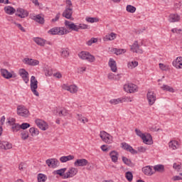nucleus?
Masks as SVG:
<instances>
[{
  "instance_id": "f704fd0d",
  "label": "nucleus",
  "mask_w": 182,
  "mask_h": 182,
  "mask_svg": "<svg viewBox=\"0 0 182 182\" xmlns=\"http://www.w3.org/2000/svg\"><path fill=\"white\" fill-rule=\"evenodd\" d=\"M77 120H79V122H81V123H83V124L89 122V119H87L86 117H83V115L80 114H77Z\"/></svg>"
},
{
  "instance_id": "473e14b6",
  "label": "nucleus",
  "mask_w": 182,
  "mask_h": 182,
  "mask_svg": "<svg viewBox=\"0 0 182 182\" xmlns=\"http://www.w3.org/2000/svg\"><path fill=\"white\" fill-rule=\"evenodd\" d=\"M154 170L159 173H164V165L158 164L154 166Z\"/></svg>"
},
{
  "instance_id": "13d9d810",
  "label": "nucleus",
  "mask_w": 182,
  "mask_h": 182,
  "mask_svg": "<svg viewBox=\"0 0 182 182\" xmlns=\"http://www.w3.org/2000/svg\"><path fill=\"white\" fill-rule=\"evenodd\" d=\"M60 18V13H58L54 18L51 20V22L55 23L58 22Z\"/></svg>"
},
{
  "instance_id": "69168bd1",
  "label": "nucleus",
  "mask_w": 182,
  "mask_h": 182,
  "mask_svg": "<svg viewBox=\"0 0 182 182\" xmlns=\"http://www.w3.org/2000/svg\"><path fill=\"white\" fill-rule=\"evenodd\" d=\"M172 180L173 181H180V180H182V177L180 176H175L172 178Z\"/></svg>"
},
{
  "instance_id": "f03ea898",
  "label": "nucleus",
  "mask_w": 182,
  "mask_h": 182,
  "mask_svg": "<svg viewBox=\"0 0 182 182\" xmlns=\"http://www.w3.org/2000/svg\"><path fill=\"white\" fill-rule=\"evenodd\" d=\"M78 56L80 59H82V60H87V62H90V63H93V62L96 60V58L87 51H81L78 54Z\"/></svg>"
},
{
  "instance_id": "680f3d73",
  "label": "nucleus",
  "mask_w": 182,
  "mask_h": 182,
  "mask_svg": "<svg viewBox=\"0 0 182 182\" xmlns=\"http://www.w3.org/2000/svg\"><path fill=\"white\" fill-rule=\"evenodd\" d=\"M19 170H25L26 168V164L25 163H21L18 166Z\"/></svg>"
},
{
  "instance_id": "4468645a",
  "label": "nucleus",
  "mask_w": 182,
  "mask_h": 182,
  "mask_svg": "<svg viewBox=\"0 0 182 182\" xmlns=\"http://www.w3.org/2000/svg\"><path fill=\"white\" fill-rule=\"evenodd\" d=\"M46 164L48 167H52V168H56L59 166V161L56 159H50L46 161Z\"/></svg>"
},
{
  "instance_id": "393cba45",
  "label": "nucleus",
  "mask_w": 182,
  "mask_h": 182,
  "mask_svg": "<svg viewBox=\"0 0 182 182\" xmlns=\"http://www.w3.org/2000/svg\"><path fill=\"white\" fill-rule=\"evenodd\" d=\"M173 65L176 69H182V57H178Z\"/></svg>"
},
{
  "instance_id": "a19ab883",
  "label": "nucleus",
  "mask_w": 182,
  "mask_h": 182,
  "mask_svg": "<svg viewBox=\"0 0 182 182\" xmlns=\"http://www.w3.org/2000/svg\"><path fill=\"white\" fill-rule=\"evenodd\" d=\"M113 52L116 54V55H122V53H126V49H123V48H114L113 49Z\"/></svg>"
},
{
  "instance_id": "49530a36",
  "label": "nucleus",
  "mask_w": 182,
  "mask_h": 182,
  "mask_svg": "<svg viewBox=\"0 0 182 182\" xmlns=\"http://www.w3.org/2000/svg\"><path fill=\"white\" fill-rule=\"evenodd\" d=\"M85 21H87V22H90V23H95V22H99V19L93 17H87L85 18Z\"/></svg>"
},
{
  "instance_id": "9b49d317",
  "label": "nucleus",
  "mask_w": 182,
  "mask_h": 182,
  "mask_svg": "<svg viewBox=\"0 0 182 182\" xmlns=\"http://www.w3.org/2000/svg\"><path fill=\"white\" fill-rule=\"evenodd\" d=\"M73 14V9L72 7L66 6L65 11L63 12L62 16L66 19H72Z\"/></svg>"
},
{
  "instance_id": "f3484780",
  "label": "nucleus",
  "mask_w": 182,
  "mask_h": 182,
  "mask_svg": "<svg viewBox=\"0 0 182 182\" xmlns=\"http://www.w3.org/2000/svg\"><path fill=\"white\" fill-rule=\"evenodd\" d=\"M28 15V11H25L23 9L18 8L16 11V16H18L19 18H26Z\"/></svg>"
},
{
  "instance_id": "4c0bfd02",
  "label": "nucleus",
  "mask_w": 182,
  "mask_h": 182,
  "mask_svg": "<svg viewBox=\"0 0 182 182\" xmlns=\"http://www.w3.org/2000/svg\"><path fill=\"white\" fill-rule=\"evenodd\" d=\"M61 56L62 58H69V50L68 48L61 49Z\"/></svg>"
},
{
  "instance_id": "cd10ccee",
  "label": "nucleus",
  "mask_w": 182,
  "mask_h": 182,
  "mask_svg": "<svg viewBox=\"0 0 182 182\" xmlns=\"http://www.w3.org/2000/svg\"><path fill=\"white\" fill-rule=\"evenodd\" d=\"M33 19L34 21H36V22H38V23H41V25H43V23H45V18H43V17L41 16V15H39V14L34 16L33 17Z\"/></svg>"
},
{
  "instance_id": "052dcab7",
  "label": "nucleus",
  "mask_w": 182,
  "mask_h": 182,
  "mask_svg": "<svg viewBox=\"0 0 182 182\" xmlns=\"http://www.w3.org/2000/svg\"><path fill=\"white\" fill-rule=\"evenodd\" d=\"M73 23L72 21H69L68 20L65 21V26H66V28H68V29H70V26L73 24Z\"/></svg>"
},
{
  "instance_id": "aec40b11",
  "label": "nucleus",
  "mask_w": 182,
  "mask_h": 182,
  "mask_svg": "<svg viewBox=\"0 0 182 182\" xmlns=\"http://www.w3.org/2000/svg\"><path fill=\"white\" fill-rule=\"evenodd\" d=\"M142 173L145 174V176H153L154 172L153 171V168L150 166H146L142 168Z\"/></svg>"
},
{
  "instance_id": "72a5a7b5",
  "label": "nucleus",
  "mask_w": 182,
  "mask_h": 182,
  "mask_svg": "<svg viewBox=\"0 0 182 182\" xmlns=\"http://www.w3.org/2000/svg\"><path fill=\"white\" fill-rule=\"evenodd\" d=\"M114 39H116V33H114L106 35L104 38V41H114Z\"/></svg>"
},
{
  "instance_id": "a211bd4d",
  "label": "nucleus",
  "mask_w": 182,
  "mask_h": 182,
  "mask_svg": "<svg viewBox=\"0 0 182 182\" xmlns=\"http://www.w3.org/2000/svg\"><path fill=\"white\" fill-rule=\"evenodd\" d=\"M23 62L26 65H29V66H37V65H39V60L28 58H24Z\"/></svg>"
},
{
  "instance_id": "c85d7f7f",
  "label": "nucleus",
  "mask_w": 182,
  "mask_h": 182,
  "mask_svg": "<svg viewBox=\"0 0 182 182\" xmlns=\"http://www.w3.org/2000/svg\"><path fill=\"white\" fill-rule=\"evenodd\" d=\"M1 149L4 150H10V149H12V144L8 141H2Z\"/></svg>"
},
{
  "instance_id": "2eb2a0df",
  "label": "nucleus",
  "mask_w": 182,
  "mask_h": 182,
  "mask_svg": "<svg viewBox=\"0 0 182 182\" xmlns=\"http://www.w3.org/2000/svg\"><path fill=\"white\" fill-rule=\"evenodd\" d=\"M87 164H89V161L85 159H77L74 162L75 167H86Z\"/></svg>"
},
{
  "instance_id": "de8ad7c7",
  "label": "nucleus",
  "mask_w": 182,
  "mask_h": 182,
  "mask_svg": "<svg viewBox=\"0 0 182 182\" xmlns=\"http://www.w3.org/2000/svg\"><path fill=\"white\" fill-rule=\"evenodd\" d=\"M97 42V38H92L90 40L87 41L86 45H87V46H92L93 43H96Z\"/></svg>"
},
{
  "instance_id": "58836bf2",
  "label": "nucleus",
  "mask_w": 182,
  "mask_h": 182,
  "mask_svg": "<svg viewBox=\"0 0 182 182\" xmlns=\"http://www.w3.org/2000/svg\"><path fill=\"white\" fill-rule=\"evenodd\" d=\"M11 130L14 133L19 132V130H21V125H19V124H14L11 125Z\"/></svg>"
},
{
  "instance_id": "c756f323",
  "label": "nucleus",
  "mask_w": 182,
  "mask_h": 182,
  "mask_svg": "<svg viewBox=\"0 0 182 182\" xmlns=\"http://www.w3.org/2000/svg\"><path fill=\"white\" fill-rule=\"evenodd\" d=\"M75 159V156L73 155H68L67 156H61L60 158V161L61 163H66V161H70V160H73Z\"/></svg>"
},
{
  "instance_id": "6e6552de",
  "label": "nucleus",
  "mask_w": 182,
  "mask_h": 182,
  "mask_svg": "<svg viewBox=\"0 0 182 182\" xmlns=\"http://www.w3.org/2000/svg\"><path fill=\"white\" fill-rule=\"evenodd\" d=\"M18 73L25 83H29V73L26 70L21 68L18 70Z\"/></svg>"
},
{
  "instance_id": "2f4dec72",
  "label": "nucleus",
  "mask_w": 182,
  "mask_h": 182,
  "mask_svg": "<svg viewBox=\"0 0 182 182\" xmlns=\"http://www.w3.org/2000/svg\"><path fill=\"white\" fill-rule=\"evenodd\" d=\"M161 89H162V90H164L165 92H169L170 93H174V88H173V87H170L169 85H163V86L161 87Z\"/></svg>"
},
{
  "instance_id": "f8f14e48",
  "label": "nucleus",
  "mask_w": 182,
  "mask_h": 182,
  "mask_svg": "<svg viewBox=\"0 0 182 182\" xmlns=\"http://www.w3.org/2000/svg\"><path fill=\"white\" fill-rule=\"evenodd\" d=\"M35 122L38 127H39V129H41V130H48V126L45 121L42 119H36Z\"/></svg>"
},
{
  "instance_id": "5701e85b",
  "label": "nucleus",
  "mask_w": 182,
  "mask_h": 182,
  "mask_svg": "<svg viewBox=\"0 0 182 182\" xmlns=\"http://www.w3.org/2000/svg\"><path fill=\"white\" fill-rule=\"evenodd\" d=\"M33 41L38 45V46H45V44L46 43V40L39 38V37H35L33 38Z\"/></svg>"
},
{
  "instance_id": "39448f33",
  "label": "nucleus",
  "mask_w": 182,
  "mask_h": 182,
  "mask_svg": "<svg viewBox=\"0 0 182 182\" xmlns=\"http://www.w3.org/2000/svg\"><path fill=\"white\" fill-rule=\"evenodd\" d=\"M31 90L35 95V96H39V92L36 90L38 89V80H36V77L35 76H31Z\"/></svg>"
},
{
  "instance_id": "c03bdc74",
  "label": "nucleus",
  "mask_w": 182,
  "mask_h": 182,
  "mask_svg": "<svg viewBox=\"0 0 182 182\" xmlns=\"http://www.w3.org/2000/svg\"><path fill=\"white\" fill-rule=\"evenodd\" d=\"M21 135L22 140H26L29 137V132L27 131H21Z\"/></svg>"
},
{
  "instance_id": "774afa93",
  "label": "nucleus",
  "mask_w": 182,
  "mask_h": 182,
  "mask_svg": "<svg viewBox=\"0 0 182 182\" xmlns=\"http://www.w3.org/2000/svg\"><path fill=\"white\" fill-rule=\"evenodd\" d=\"M175 8H180L181 6V1H177L174 4Z\"/></svg>"
},
{
  "instance_id": "b1692460",
  "label": "nucleus",
  "mask_w": 182,
  "mask_h": 182,
  "mask_svg": "<svg viewBox=\"0 0 182 182\" xmlns=\"http://www.w3.org/2000/svg\"><path fill=\"white\" fill-rule=\"evenodd\" d=\"M1 74L5 79H11L13 76L12 73H9L6 69H1Z\"/></svg>"
},
{
  "instance_id": "864d4df0",
  "label": "nucleus",
  "mask_w": 182,
  "mask_h": 182,
  "mask_svg": "<svg viewBox=\"0 0 182 182\" xmlns=\"http://www.w3.org/2000/svg\"><path fill=\"white\" fill-rule=\"evenodd\" d=\"M111 105H119V103H122V100L120 99H112L109 101Z\"/></svg>"
},
{
  "instance_id": "c9c22d12",
  "label": "nucleus",
  "mask_w": 182,
  "mask_h": 182,
  "mask_svg": "<svg viewBox=\"0 0 182 182\" xmlns=\"http://www.w3.org/2000/svg\"><path fill=\"white\" fill-rule=\"evenodd\" d=\"M65 171H66V168L58 169V170L54 171V173L58 174V176H60V177H63V178H64Z\"/></svg>"
},
{
  "instance_id": "bb28decb",
  "label": "nucleus",
  "mask_w": 182,
  "mask_h": 182,
  "mask_svg": "<svg viewBox=\"0 0 182 182\" xmlns=\"http://www.w3.org/2000/svg\"><path fill=\"white\" fill-rule=\"evenodd\" d=\"M4 11L8 15H14V14L15 12H16V10L11 6H7L4 7Z\"/></svg>"
},
{
  "instance_id": "423d86ee",
  "label": "nucleus",
  "mask_w": 182,
  "mask_h": 182,
  "mask_svg": "<svg viewBox=\"0 0 182 182\" xmlns=\"http://www.w3.org/2000/svg\"><path fill=\"white\" fill-rule=\"evenodd\" d=\"M17 114L22 117H28L29 116V110L23 105H18L17 107Z\"/></svg>"
},
{
  "instance_id": "dca6fc26",
  "label": "nucleus",
  "mask_w": 182,
  "mask_h": 182,
  "mask_svg": "<svg viewBox=\"0 0 182 182\" xmlns=\"http://www.w3.org/2000/svg\"><path fill=\"white\" fill-rule=\"evenodd\" d=\"M63 89L64 90H68V92H70V93H77V86L76 85H68L66 84H64L63 85Z\"/></svg>"
},
{
  "instance_id": "9d476101",
  "label": "nucleus",
  "mask_w": 182,
  "mask_h": 182,
  "mask_svg": "<svg viewBox=\"0 0 182 182\" xmlns=\"http://www.w3.org/2000/svg\"><path fill=\"white\" fill-rule=\"evenodd\" d=\"M147 100L149 102V105L152 106L156 102V94L153 91H148L146 95Z\"/></svg>"
},
{
  "instance_id": "6e6d98bb",
  "label": "nucleus",
  "mask_w": 182,
  "mask_h": 182,
  "mask_svg": "<svg viewBox=\"0 0 182 182\" xmlns=\"http://www.w3.org/2000/svg\"><path fill=\"white\" fill-rule=\"evenodd\" d=\"M13 23H14V25H16V26H17L18 28V29H20V31H21V32H26L25 28L22 26V25H21V23H18L15 21H13Z\"/></svg>"
},
{
  "instance_id": "7c9ffc66",
  "label": "nucleus",
  "mask_w": 182,
  "mask_h": 182,
  "mask_svg": "<svg viewBox=\"0 0 182 182\" xmlns=\"http://www.w3.org/2000/svg\"><path fill=\"white\" fill-rule=\"evenodd\" d=\"M168 146L170 149H172V150H176V149H178V141H171L168 143Z\"/></svg>"
},
{
  "instance_id": "e433bc0d",
  "label": "nucleus",
  "mask_w": 182,
  "mask_h": 182,
  "mask_svg": "<svg viewBox=\"0 0 182 182\" xmlns=\"http://www.w3.org/2000/svg\"><path fill=\"white\" fill-rule=\"evenodd\" d=\"M127 66L129 69H134V68H137L139 66V62L137 61H132L128 63Z\"/></svg>"
},
{
  "instance_id": "338daca9",
  "label": "nucleus",
  "mask_w": 182,
  "mask_h": 182,
  "mask_svg": "<svg viewBox=\"0 0 182 182\" xmlns=\"http://www.w3.org/2000/svg\"><path fill=\"white\" fill-rule=\"evenodd\" d=\"M146 147L144 146H139L138 147V151H139V153H146Z\"/></svg>"
},
{
  "instance_id": "a18cd8bd",
  "label": "nucleus",
  "mask_w": 182,
  "mask_h": 182,
  "mask_svg": "<svg viewBox=\"0 0 182 182\" xmlns=\"http://www.w3.org/2000/svg\"><path fill=\"white\" fill-rule=\"evenodd\" d=\"M38 182L46 181V176H45L43 173H39L38 175Z\"/></svg>"
},
{
  "instance_id": "5fc2aeb1",
  "label": "nucleus",
  "mask_w": 182,
  "mask_h": 182,
  "mask_svg": "<svg viewBox=\"0 0 182 182\" xmlns=\"http://www.w3.org/2000/svg\"><path fill=\"white\" fill-rule=\"evenodd\" d=\"M122 161L124 164H127V166H130V164H132V161L125 156H122Z\"/></svg>"
},
{
  "instance_id": "7ed1b4c3",
  "label": "nucleus",
  "mask_w": 182,
  "mask_h": 182,
  "mask_svg": "<svg viewBox=\"0 0 182 182\" xmlns=\"http://www.w3.org/2000/svg\"><path fill=\"white\" fill-rule=\"evenodd\" d=\"M50 35H68L69 31L65 27H54L48 31Z\"/></svg>"
},
{
  "instance_id": "4d7b16f0",
  "label": "nucleus",
  "mask_w": 182,
  "mask_h": 182,
  "mask_svg": "<svg viewBox=\"0 0 182 182\" xmlns=\"http://www.w3.org/2000/svg\"><path fill=\"white\" fill-rule=\"evenodd\" d=\"M84 72H86V67H80L77 68V73L82 75Z\"/></svg>"
},
{
  "instance_id": "79ce46f5",
  "label": "nucleus",
  "mask_w": 182,
  "mask_h": 182,
  "mask_svg": "<svg viewBox=\"0 0 182 182\" xmlns=\"http://www.w3.org/2000/svg\"><path fill=\"white\" fill-rule=\"evenodd\" d=\"M58 114L59 116H68L69 114V112L65 108H60Z\"/></svg>"
},
{
  "instance_id": "0e129e2a",
  "label": "nucleus",
  "mask_w": 182,
  "mask_h": 182,
  "mask_svg": "<svg viewBox=\"0 0 182 182\" xmlns=\"http://www.w3.org/2000/svg\"><path fill=\"white\" fill-rule=\"evenodd\" d=\"M159 68L161 70H167V66L163 63H159Z\"/></svg>"
},
{
  "instance_id": "f257e3e1",
  "label": "nucleus",
  "mask_w": 182,
  "mask_h": 182,
  "mask_svg": "<svg viewBox=\"0 0 182 182\" xmlns=\"http://www.w3.org/2000/svg\"><path fill=\"white\" fill-rule=\"evenodd\" d=\"M135 132L136 136H139V137H141V139L143 140L144 143L145 144H151L153 143V138L151 137V134H144L140 131V129H135Z\"/></svg>"
},
{
  "instance_id": "37998d69",
  "label": "nucleus",
  "mask_w": 182,
  "mask_h": 182,
  "mask_svg": "<svg viewBox=\"0 0 182 182\" xmlns=\"http://www.w3.org/2000/svg\"><path fill=\"white\" fill-rule=\"evenodd\" d=\"M127 11L129 12L130 14H134V12H136V7H134L132 5H127Z\"/></svg>"
},
{
  "instance_id": "20e7f679",
  "label": "nucleus",
  "mask_w": 182,
  "mask_h": 182,
  "mask_svg": "<svg viewBox=\"0 0 182 182\" xmlns=\"http://www.w3.org/2000/svg\"><path fill=\"white\" fill-rule=\"evenodd\" d=\"M100 137L102 139V141L107 143L108 144H112L113 143V136L110 134L101 131L100 133Z\"/></svg>"
},
{
  "instance_id": "4be33fe9",
  "label": "nucleus",
  "mask_w": 182,
  "mask_h": 182,
  "mask_svg": "<svg viewBox=\"0 0 182 182\" xmlns=\"http://www.w3.org/2000/svg\"><path fill=\"white\" fill-rule=\"evenodd\" d=\"M180 21V16L177 14H171L168 16V21L171 23L178 22Z\"/></svg>"
},
{
  "instance_id": "bf43d9fd",
  "label": "nucleus",
  "mask_w": 182,
  "mask_h": 182,
  "mask_svg": "<svg viewBox=\"0 0 182 182\" xmlns=\"http://www.w3.org/2000/svg\"><path fill=\"white\" fill-rule=\"evenodd\" d=\"M79 29H89V26L87 24L80 23Z\"/></svg>"
},
{
  "instance_id": "3c124183",
  "label": "nucleus",
  "mask_w": 182,
  "mask_h": 182,
  "mask_svg": "<svg viewBox=\"0 0 182 182\" xmlns=\"http://www.w3.org/2000/svg\"><path fill=\"white\" fill-rule=\"evenodd\" d=\"M173 167L176 171H181L182 170L181 164H178L177 163H174Z\"/></svg>"
},
{
  "instance_id": "603ef678",
  "label": "nucleus",
  "mask_w": 182,
  "mask_h": 182,
  "mask_svg": "<svg viewBox=\"0 0 182 182\" xmlns=\"http://www.w3.org/2000/svg\"><path fill=\"white\" fill-rule=\"evenodd\" d=\"M70 29H71V31H75V32H79V25H76L74 23H73V24L71 26H70Z\"/></svg>"
},
{
  "instance_id": "6ab92c4d",
  "label": "nucleus",
  "mask_w": 182,
  "mask_h": 182,
  "mask_svg": "<svg viewBox=\"0 0 182 182\" xmlns=\"http://www.w3.org/2000/svg\"><path fill=\"white\" fill-rule=\"evenodd\" d=\"M122 147L124 149V150H127V151H129L132 154H137V151H136L132 146L129 145L127 143H122Z\"/></svg>"
},
{
  "instance_id": "ea45409f",
  "label": "nucleus",
  "mask_w": 182,
  "mask_h": 182,
  "mask_svg": "<svg viewBox=\"0 0 182 182\" xmlns=\"http://www.w3.org/2000/svg\"><path fill=\"white\" fill-rule=\"evenodd\" d=\"M29 132L31 134V136H38V134H39V130H38V129L35 128V127H31L29 129Z\"/></svg>"
},
{
  "instance_id": "0eeeda50",
  "label": "nucleus",
  "mask_w": 182,
  "mask_h": 182,
  "mask_svg": "<svg viewBox=\"0 0 182 182\" xmlns=\"http://www.w3.org/2000/svg\"><path fill=\"white\" fill-rule=\"evenodd\" d=\"M124 90L127 93H135V92H137V85L133 83L125 84L124 85Z\"/></svg>"
},
{
  "instance_id": "09e8293b",
  "label": "nucleus",
  "mask_w": 182,
  "mask_h": 182,
  "mask_svg": "<svg viewBox=\"0 0 182 182\" xmlns=\"http://www.w3.org/2000/svg\"><path fill=\"white\" fill-rule=\"evenodd\" d=\"M125 177L128 181H133V173L132 172L128 171L125 174Z\"/></svg>"
},
{
  "instance_id": "ddd939ff",
  "label": "nucleus",
  "mask_w": 182,
  "mask_h": 182,
  "mask_svg": "<svg viewBox=\"0 0 182 182\" xmlns=\"http://www.w3.org/2000/svg\"><path fill=\"white\" fill-rule=\"evenodd\" d=\"M77 174V168H70L67 173L64 175V178H70L72 177H75Z\"/></svg>"
},
{
  "instance_id": "412c9836",
  "label": "nucleus",
  "mask_w": 182,
  "mask_h": 182,
  "mask_svg": "<svg viewBox=\"0 0 182 182\" xmlns=\"http://www.w3.org/2000/svg\"><path fill=\"white\" fill-rule=\"evenodd\" d=\"M108 65L112 70V72L117 71V64L116 63V60L113 58H109Z\"/></svg>"
},
{
  "instance_id": "1a4fd4ad",
  "label": "nucleus",
  "mask_w": 182,
  "mask_h": 182,
  "mask_svg": "<svg viewBox=\"0 0 182 182\" xmlns=\"http://www.w3.org/2000/svg\"><path fill=\"white\" fill-rule=\"evenodd\" d=\"M131 50L134 53H139V55L143 53V49L140 48V46L139 45V42L137 41H134L131 46Z\"/></svg>"
},
{
  "instance_id": "8fccbe9b",
  "label": "nucleus",
  "mask_w": 182,
  "mask_h": 182,
  "mask_svg": "<svg viewBox=\"0 0 182 182\" xmlns=\"http://www.w3.org/2000/svg\"><path fill=\"white\" fill-rule=\"evenodd\" d=\"M29 127H31V124L29 123H23L20 125V129H22V130H26Z\"/></svg>"
},
{
  "instance_id": "e2e57ef3",
  "label": "nucleus",
  "mask_w": 182,
  "mask_h": 182,
  "mask_svg": "<svg viewBox=\"0 0 182 182\" xmlns=\"http://www.w3.org/2000/svg\"><path fill=\"white\" fill-rule=\"evenodd\" d=\"M15 122H16V119H15V118H11V120L8 121V123L10 124V126H14V124H16Z\"/></svg>"
},
{
  "instance_id": "a878e982",
  "label": "nucleus",
  "mask_w": 182,
  "mask_h": 182,
  "mask_svg": "<svg viewBox=\"0 0 182 182\" xmlns=\"http://www.w3.org/2000/svg\"><path fill=\"white\" fill-rule=\"evenodd\" d=\"M109 156L112 159V161L113 163H117V160L119 159V154L116 151H112L109 153Z\"/></svg>"
}]
</instances>
